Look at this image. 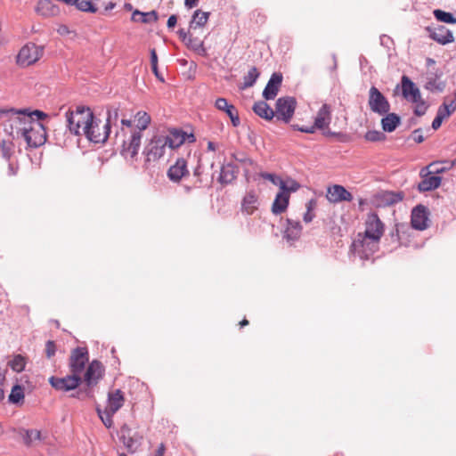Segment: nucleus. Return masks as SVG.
Instances as JSON below:
<instances>
[{"instance_id": "nucleus-21", "label": "nucleus", "mask_w": 456, "mask_h": 456, "mask_svg": "<svg viewBox=\"0 0 456 456\" xmlns=\"http://www.w3.org/2000/svg\"><path fill=\"white\" fill-rule=\"evenodd\" d=\"M215 106L219 110L224 111L231 118L233 126H238L240 124L238 111L234 105L228 103L224 98H218L215 102Z\"/></svg>"}, {"instance_id": "nucleus-27", "label": "nucleus", "mask_w": 456, "mask_h": 456, "mask_svg": "<svg viewBox=\"0 0 456 456\" xmlns=\"http://www.w3.org/2000/svg\"><path fill=\"white\" fill-rule=\"evenodd\" d=\"M441 74L429 73L427 77L425 88L430 92L440 93L445 88V82L440 80Z\"/></svg>"}, {"instance_id": "nucleus-32", "label": "nucleus", "mask_w": 456, "mask_h": 456, "mask_svg": "<svg viewBox=\"0 0 456 456\" xmlns=\"http://www.w3.org/2000/svg\"><path fill=\"white\" fill-rule=\"evenodd\" d=\"M236 178V168L232 164L223 165L218 181L221 183H230Z\"/></svg>"}, {"instance_id": "nucleus-55", "label": "nucleus", "mask_w": 456, "mask_h": 456, "mask_svg": "<svg viewBox=\"0 0 456 456\" xmlns=\"http://www.w3.org/2000/svg\"><path fill=\"white\" fill-rule=\"evenodd\" d=\"M178 35L182 41L184 43H186L189 39V37L191 36L189 31H185L183 28L179 29Z\"/></svg>"}, {"instance_id": "nucleus-54", "label": "nucleus", "mask_w": 456, "mask_h": 456, "mask_svg": "<svg viewBox=\"0 0 456 456\" xmlns=\"http://www.w3.org/2000/svg\"><path fill=\"white\" fill-rule=\"evenodd\" d=\"M444 106H447V110H449L451 111V113L452 114L455 110H456V93H455V95H454V98L449 102L445 101L444 103H443Z\"/></svg>"}, {"instance_id": "nucleus-26", "label": "nucleus", "mask_w": 456, "mask_h": 456, "mask_svg": "<svg viewBox=\"0 0 456 456\" xmlns=\"http://www.w3.org/2000/svg\"><path fill=\"white\" fill-rule=\"evenodd\" d=\"M331 120L330 108L328 104H323L319 110L315 119V126L319 129L327 127Z\"/></svg>"}, {"instance_id": "nucleus-41", "label": "nucleus", "mask_w": 456, "mask_h": 456, "mask_svg": "<svg viewBox=\"0 0 456 456\" xmlns=\"http://www.w3.org/2000/svg\"><path fill=\"white\" fill-rule=\"evenodd\" d=\"M403 199V193L402 191H386L383 193V200L387 204H395Z\"/></svg>"}, {"instance_id": "nucleus-60", "label": "nucleus", "mask_w": 456, "mask_h": 456, "mask_svg": "<svg viewBox=\"0 0 456 456\" xmlns=\"http://www.w3.org/2000/svg\"><path fill=\"white\" fill-rule=\"evenodd\" d=\"M151 64H158V56L155 49H151Z\"/></svg>"}, {"instance_id": "nucleus-23", "label": "nucleus", "mask_w": 456, "mask_h": 456, "mask_svg": "<svg viewBox=\"0 0 456 456\" xmlns=\"http://www.w3.org/2000/svg\"><path fill=\"white\" fill-rule=\"evenodd\" d=\"M102 363L98 361H93L85 373V381L87 386L96 384L102 375Z\"/></svg>"}, {"instance_id": "nucleus-8", "label": "nucleus", "mask_w": 456, "mask_h": 456, "mask_svg": "<svg viewBox=\"0 0 456 456\" xmlns=\"http://www.w3.org/2000/svg\"><path fill=\"white\" fill-rule=\"evenodd\" d=\"M368 104L372 112L380 116L387 114L390 110V103L380 93V91L375 86H371L369 91Z\"/></svg>"}, {"instance_id": "nucleus-11", "label": "nucleus", "mask_w": 456, "mask_h": 456, "mask_svg": "<svg viewBox=\"0 0 456 456\" xmlns=\"http://www.w3.org/2000/svg\"><path fill=\"white\" fill-rule=\"evenodd\" d=\"M297 102L293 97H281L276 102V113L279 118L288 123L293 117Z\"/></svg>"}, {"instance_id": "nucleus-3", "label": "nucleus", "mask_w": 456, "mask_h": 456, "mask_svg": "<svg viewBox=\"0 0 456 456\" xmlns=\"http://www.w3.org/2000/svg\"><path fill=\"white\" fill-rule=\"evenodd\" d=\"M31 117L25 111H16L12 109L0 110V119H3L4 132L12 140L23 139Z\"/></svg>"}, {"instance_id": "nucleus-34", "label": "nucleus", "mask_w": 456, "mask_h": 456, "mask_svg": "<svg viewBox=\"0 0 456 456\" xmlns=\"http://www.w3.org/2000/svg\"><path fill=\"white\" fill-rule=\"evenodd\" d=\"M253 110L256 115L266 120H271L274 116L273 109L264 101L256 102L253 106Z\"/></svg>"}, {"instance_id": "nucleus-22", "label": "nucleus", "mask_w": 456, "mask_h": 456, "mask_svg": "<svg viewBox=\"0 0 456 456\" xmlns=\"http://www.w3.org/2000/svg\"><path fill=\"white\" fill-rule=\"evenodd\" d=\"M189 175L187 163L184 159H178L174 165H172L168 171L167 176L173 182H179L183 176Z\"/></svg>"}, {"instance_id": "nucleus-36", "label": "nucleus", "mask_w": 456, "mask_h": 456, "mask_svg": "<svg viewBox=\"0 0 456 456\" xmlns=\"http://www.w3.org/2000/svg\"><path fill=\"white\" fill-rule=\"evenodd\" d=\"M280 192H284L290 196L291 192L297 191L300 188V184L292 178L281 179L280 184Z\"/></svg>"}, {"instance_id": "nucleus-18", "label": "nucleus", "mask_w": 456, "mask_h": 456, "mask_svg": "<svg viewBox=\"0 0 456 456\" xmlns=\"http://www.w3.org/2000/svg\"><path fill=\"white\" fill-rule=\"evenodd\" d=\"M287 225L283 231V239L292 245L296 240L300 238L302 226L298 221L288 218L286 220Z\"/></svg>"}, {"instance_id": "nucleus-29", "label": "nucleus", "mask_w": 456, "mask_h": 456, "mask_svg": "<svg viewBox=\"0 0 456 456\" xmlns=\"http://www.w3.org/2000/svg\"><path fill=\"white\" fill-rule=\"evenodd\" d=\"M209 18V12L196 10L190 21L189 29H197L205 26Z\"/></svg>"}, {"instance_id": "nucleus-51", "label": "nucleus", "mask_w": 456, "mask_h": 456, "mask_svg": "<svg viewBox=\"0 0 456 456\" xmlns=\"http://www.w3.org/2000/svg\"><path fill=\"white\" fill-rule=\"evenodd\" d=\"M447 106H444L442 104L437 110L436 115L441 117L442 118L445 119L446 118L450 117L452 115L451 111L446 109Z\"/></svg>"}, {"instance_id": "nucleus-39", "label": "nucleus", "mask_w": 456, "mask_h": 456, "mask_svg": "<svg viewBox=\"0 0 456 456\" xmlns=\"http://www.w3.org/2000/svg\"><path fill=\"white\" fill-rule=\"evenodd\" d=\"M435 18L441 22L447 24H456V18L451 12L436 9L433 12Z\"/></svg>"}, {"instance_id": "nucleus-2", "label": "nucleus", "mask_w": 456, "mask_h": 456, "mask_svg": "<svg viewBox=\"0 0 456 456\" xmlns=\"http://www.w3.org/2000/svg\"><path fill=\"white\" fill-rule=\"evenodd\" d=\"M186 140L191 142L195 141V137L192 134L179 129H172L168 134H156L147 141L142 154L147 162H155L161 159L167 150L180 147Z\"/></svg>"}, {"instance_id": "nucleus-50", "label": "nucleus", "mask_w": 456, "mask_h": 456, "mask_svg": "<svg viewBox=\"0 0 456 456\" xmlns=\"http://www.w3.org/2000/svg\"><path fill=\"white\" fill-rule=\"evenodd\" d=\"M28 115L32 118L33 121H35L34 118H36L37 119V122L47 118L46 113L37 110L28 113Z\"/></svg>"}, {"instance_id": "nucleus-52", "label": "nucleus", "mask_w": 456, "mask_h": 456, "mask_svg": "<svg viewBox=\"0 0 456 456\" xmlns=\"http://www.w3.org/2000/svg\"><path fill=\"white\" fill-rule=\"evenodd\" d=\"M447 106H444L442 104L437 110L436 115L441 117L442 118L445 119L446 118L450 117L452 115L451 111L446 109Z\"/></svg>"}, {"instance_id": "nucleus-31", "label": "nucleus", "mask_w": 456, "mask_h": 456, "mask_svg": "<svg viewBox=\"0 0 456 456\" xmlns=\"http://www.w3.org/2000/svg\"><path fill=\"white\" fill-rule=\"evenodd\" d=\"M441 177L436 175H426L419 183L418 189L420 191H428L440 186Z\"/></svg>"}, {"instance_id": "nucleus-9", "label": "nucleus", "mask_w": 456, "mask_h": 456, "mask_svg": "<svg viewBox=\"0 0 456 456\" xmlns=\"http://www.w3.org/2000/svg\"><path fill=\"white\" fill-rule=\"evenodd\" d=\"M118 436L119 440L130 453H134L138 450L143 438L142 435L137 431H133L126 424L121 427Z\"/></svg>"}, {"instance_id": "nucleus-35", "label": "nucleus", "mask_w": 456, "mask_h": 456, "mask_svg": "<svg viewBox=\"0 0 456 456\" xmlns=\"http://www.w3.org/2000/svg\"><path fill=\"white\" fill-rule=\"evenodd\" d=\"M133 21H141L142 23H151L155 22L158 20V14L155 11H151L149 12H142L139 10L134 11L132 14Z\"/></svg>"}, {"instance_id": "nucleus-15", "label": "nucleus", "mask_w": 456, "mask_h": 456, "mask_svg": "<svg viewBox=\"0 0 456 456\" xmlns=\"http://www.w3.org/2000/svg\"><path fill=\"white\" fill-rule=\"evenodd\" d=\"M428 211L422 205H419L411 212V226L419 231H423L428 227Z\"/></svg>"}, {"instance_id": "nucleus-57", "label": "nucleus", "mask_w": 456, "mask_h": 456, "mask_svg": "<svg viewBox=\"0 0 456 456\" xmlns=\"http://www.w3.org/2000/svg\"><path fill=\"white\" fill-rule=\"evenodd\" d=\"M413 140L418 143H420L424 141V136L422 135L420 130H415L413 132Z\"/></svg>"}, {"instance_id": "nucleus-61", "label": "nucleus", "mask_w": 456, "mask_h": 456, "mask_svg": "<svg viewBox=\"0 0 456 456\" xmlns=\"http://www.w3.org/2000/svg\"><path fill=\"white\" fill-rule=\"evenodd\" d=\"M199 0H184V4L187 8L191 9L198 4Z\"/></svg>"}, {"instance_id": "nucleus-62", "label": "nucleus", "mask_w": 456, "mask_h": 456, "mask_svg": "<svg viewBox=\"0 0 456 456\" xmlns=\"http://www.w3.org/2000/svg\"><path fill=\"white\" fill-rule=\"evenodd\" d=\"M164 453H165V446L163 444H161L159 445V447L158 448V450L155 453V456H164Z\"/></svg>"}, {"instance_id": "nucleus-42", "label": "nucleus", "mask_w": 456, "mask_h": 456, "mask_svg": "<svg viewBox=\"0 0 456 456\" xmlns=\"http://www.w3.org/2000/svg\"><path fill=\"white\" fill-rule=\"evenodd\" d=\"M96 411H97V414H98L99 418L102 421L103 425L107 428H110L112 427V425H113L112 416L115 413H110V411L107 409L102 411L99 407L96 408Z\"/></svg>"}, {"instance_id": "nucleus-38", "label": "nucleus", "mask_w": 456, "mask_h": 456, "mask_svg": "<svg viewBox=\"0 0 456 456\" xmlns=\"http://www.w3.org/2000/svg\"><path fill=\"white\" fill-rule=\"evenodd\" d=\"M188 48L193 50L200 55L206 54V49L204 47V43L202 40L198 37H193L192 36L189 37L188 41L185 43Z\"/></svg>"}, {"instance_id": "nucleus-5", "label": "nucleus", "mask_w": 456, "mask_h": 456, "mask_svg": "<svg viewBox=\"0 0 456 456\" xmlns=\"http://www.w3.org/2000/svg\"><path fill=\"white\" fill-rule=\"evenodd\" d=\"M379 240L359 233L352 243V251L362 260H369L379 249Z\"/></svg>"}, {"instance_id": "nucleus-19", "label": "nucleus", "mask_w": 456, "mask_h": 456, "mask_svg": "<svg viewBox=\"0 0 456 456\" xmlns=\"http://www.w3.org/2000/svg\"><path fill=\"white\" fill-rule=\"evenodd\" d=\"M281 82V74L273 73L263 91V97L265 100H273L278 94Z\"/></svg>"}, {"instance_id": "nucleus-53", "label": "nucleus", "mask_w": 456, "mask_h": 456, "mask_svg": "<svg viewBox=\"0 0 456 456\" xmlns=\"http://www.w3.org/2000/svg\"><path fill=\"white\" fill-rule=\"evenodd\" d=\"M312 201L308 202L307 205H306V208H307V211L306 213L304 215V221L305 223H310L313 219H314V214L312 213Z\"/></svg>"}, {"instance_id": "nucleus-16", "label": "nucleus", "mask_w": 456, "mask_h": 456, "mask_svg": "<svg viewBox=\"0 0 456 456\" xmlns=\"http://www.w3.org/2000/svg\"><path fill=\"white\" fill-rule=\"evenodd\" d=\"M402 94L408 102H419L421 94L417 86L407 77H402Z\"/></svg>"}, {"instance_id": "nucleus-33", "label": "nucleus", "mask_w": 456, "mask_h": 456, "mask_svg": "<svg viewBox=\"0 0 456 456\" xmlns=\"http://www.w3.org/2000/svg\"><path fill=\"white\" fill-rule=\"evenodd\" d=\"M385 115L386 116L381 119L382 129L385 132L391 133L395 131L400 124V118L395 113H387Z\"/></svg>"}, {"instance_id": "nucleus-46", "label": "nucleus", "mask_w": 456, "mask_h": 456, "mask_svg": "<svg viewBox=\"0 0 456 456\" xmlns=\"http://www.w3.org/2000/svg\"><path fill=\"white\" fill-rule=\"evenodd\" d=\"M364 137L370 142H379L384 140L385 134L377 130H370L365 134Z\"/></svg>"}, {"instance_id": "nucleus-12", "label": "nucleus", "mask_w": 456, "mask_h": 456, "mask_svg": "<svg viewBox=\"0 0 456 456\" xmlns=\"http://www.w3.org/2000/svg\"><path fill=\"white\" fill-rule=\"evenodd\" d=\"M88 362V352L86 347H77L70 355L71 372L78 376L83 372L86 363Z\"/></svg>"}, {"instance_id": "nucleus-28", "label": "nucleus", "mask_w": 456, "mask_h": 456, "mask_svg": "<svg viewBox=\"0 0 456 456\" xmlns=\"http://www.w3.org/2000/svg\"><path fill=\"white\" fill-rule=\"evenodd\" d=\"M289 202V195L284 192H278L272 205V212L279 215L286 211Z\"/></svg>"}, {"instance_id": "nucleus-7", "label": "nucleus", "mask_w": 456, "mask_h": 456, "mask_svg": "<svg viewBox=\"0 0 456 456\" xmlns=\"http://www.w3.org/2000/svg\"><path fill=\"white\" fill-rule=\"evenodd\" d=\"M27 129L28 132L25 133L23 139L29 147L37 148L45 142V129L40 122H36L31 119Z\"/></svg>"}, {"instance_id": "nucleus-44", "label": "nucleus", "mask_w": 456, "mask_h": 456, "mask_svg": "<svg viewBox=\"0 0 456 456\" xmlns=\"http://www.w3.org/2000/svg\"><path fill=\"white\" fill-rule=\"evenodd\" d=\"M10 367L16 372H21L26 366V360L20 354L16 355L10 362Z\"/></svg>"}, {"instance_id": "nucleus-47", "label": "nucleus", "mask_w": 456, "mask_h": 456, "mask_svg": "<svg viewBox=\"0 0 456 456\" xmlns=\"http://www.w3.org/2000/svg\"><path fill=\"white\" fill-rule=\"evenodd\" d=\"M412 103L416 104V107H415V110H414L415 115L422 116V115H424L426 113V111L428 110V105L422 100L421 97H420V101L419 102H412Z\"/></svg>"}, {"instance_id": "nucleus-43", "label": "nucleus", "mask_w": 456, "mask_h": 456, "mask_svg": "<svg viewBox=\"0 0 456 456\" xmlns=\"http://www.w3.org/2000/svg\"><path fill=\"white\" fill-rule=\"evenodd\" d=\"M78 10L94 13L97 9L90 0H74L73 3Z\"/></svg>"}, {"instance_id": "nucleus-4", "label": "nucleus", "mask_w": 456, "mask_h": 456, "mask_svg": "<svg viewBox=\"0 0 456 456\" xmlns=\"http://www.w3.org/2000/svg\"><path fill=\"white\" fill-rule=\"evenodd\" d=\"M94 114L89 108L77 106L75 110L66 113L67 126L70 133L76 135L84 134V127L89 126L94 119Z\"/></svg>"}, {"instance_id": "nucleus-40", "label": "nucleus", "mask_w": 456, "mask_h": 456, "mask_svg": "<svg viewBox=\"0 0 456 456\" xmlns=\"http://www.w3.org/2000/svg\"><path fill=\"white\" fill-rule=\"evenodd\" d=\"M13 140L10 137L8 139H4L0 143V149L2 151V155L4 159H9L13 152Z\"/></svg>"}, {"instance_id": "nucleus-49", "label": "nucleus", "mask_w": 456, "mask_h": 456, "mask_svg": "<svg viewBox=\"0 0 456 456\" xmlns=\"http://www.w3.org/2000/svg\"><path fill=\"white\" fill-rule=\"evenodd\" d=\"M56 352V346L53 341L48 340L45 345V354L48 358L53 357Z\"/></svg>"}, {"instance_id": "nucleus-13", "label": "nucleus", "mask_w": 456, "mask_h": 456, "mask_svg": "<svg viewBox=\"0 0 456 456\" xmlns=\"http://www.w3.org/2000/svg\"><path fill=\"white\" fill-rule=\"evenodd\" d=\"M49 382L53 387L61 391H69L77 388L81 382V377L72 373L64 378L51 377Z\"/></svg>"}, {"instance_id": "nucleus-30", "label": "nucleus", "mask_w": 456, "mask_h": 456, "mask_svg": "<svg viewBox=\"0 0 456 456\" xmlns=\"http://www.w3.org/2000/svg\"><path fill=\"white\" fill-rule=\"evenodd\" d=\"M20 435L23 439V443L27 446H31L36 441H42L43 436L39 430L37 429H25L21 428L19 431Z\"/></svg>"}, {"instance_id": "nucleus-63", "label": "nucleus", "mask_w": 456, "mask_h": 456, "mask_svg": "<svg viewBox=\"0 0 456 456\" xmlns=\"http://www.w3.org/2000/svg\"><path fill=\"white\" fill-rule=\"evenodd\" d=\"M429 167L432 168L430 173H440V172H442L444 170L443 168L436 167V163L430 164Z\"/></svg>"}, {"instance_id": "nucleus-59", "label": "nucleus", "mask_w": 456, "mask_h": 456, "mask_svg": "<svg viewBox=\"0 0 456 456\" xmlns=\"http://www.w3.org/2000/svg\"><path fill=\"white\" fill-rule=\"evenodd\" d=\"M316 128L317 127L315 126V124H314V126H311L299 127L298 130L301 131V132H304V133L313 134V133H314Z\"/></svg>"}, {"instance_id": "nucleus-64", "label": "nucleus", "mask_w": 456, "mask_h": 456, "mask_svg": "<svg viewBox=\"0 0 456 456\" xmlns=\"http://www.w3.org/2000/svg\"><path fill=\"white\" fill-rule=\"evenodd\" d=\"M216 148V144L213 142H208V151H215Z\"/></svg>"}, {"instance_id": "nucleus-37", "label": "nucleus", "mask_w": 456, "mask_h": 456, "mask_svg": "<svg viewBox=\"0 0 456 456\" xmlns=\"http://www.w3.org/2000/svg\"><path fill=\"white\" fill-rule=\"evenodd\" d=\"M260 73L258 72L256 67H252L248 72L243 77V84L240 86V89L244 90L246 88L251 87L254 86L256 81L257 80Z\"/></svg>"}, {"instance_id": "nucleus-25", "label": "nucleus", "mask_w": 456, "mask_h": 456, "mask_svg": "<svg viewBox=\"0 0 456 456\" xmlns=\"http://www.w3.org/2000/svg\"><path fill=\"white\" fill-rule=\"evenodd\" d=\"M124 404V396L119 389L110 392L108 395V403L105 409L110 413H116Z\"/></svg>"}, {"instance_id": "nucleus-24", "label": "nucleus", "mask_w": 456, "mask_h": 456, "mask_svg": "<svg viewBox=\"0 0 456 456\" xmlns=\"http://www.w3.org/2000/svg\"><path fill=\"white\" fill-rule=\"evenodd\" d=\"M430 37L439 44L446 45L453 41V35L444 26H438L430 29Z\"/></svg>"}, {"instance_id": "nucleus-6", "label": "nucleus", "mask_w": 456, "mask_h": 456, "mask_svg": "<svg viewBox=\"0 0 456 456\" xmlns=\"http://www.w3.org/2000/svg\"><path fill=\"white\" fill-rule=\"evenodd\" d=\"M44 47L34 43L26 44L17 55V63L20 67H28L42 58Z\"/></svg>"}, {"instance_id": "nucleus-48", "label": "nucleus", "mask_w": 456, "mask_h": 456, "mask_svg": "<svg viewBox=\"0 0 456 456\" xmlns=\"http://www.w3.org/2000/svg\"><path fill=\"white\" fill-rule=\"evenodd\" d=\"M263 178L270 181L271 183H273L274 185H277L279 186L281 181V177L280 176H277L275 175H273V174H269V173H262L260 175Z\"/></svg>"}, {"instance_id": "nucleus-14", "label": "nucleus", "mask_w": 456, "mask_h": 456, "mask_svg": "<svg viewBox=\"0 0 456 456\" xmlns=\"http://www.w3.org/2000/svg\"><path fill=\"white\" fill-rule=\"evenodd\" d=\"M365 226V232L362 233V235L380 240L384 232V225L376 214L368 215Z\"/></svg>"}, {"instance_id": "nucleus-56", "label": "nucleus", "mask_w": 456, "mask_h": 456, "mask_svg": "<svg viewBox=\"0 0 456 456\" xmlns=\"http://www.w3.org/2000/svg\"><path fill=\"white\" fill-rule=\"evenodd\" d=\"M444 120V118L436 115L432 122V128L435 130L438 129L441 126Z\"/></svg>"}, {"instance_id": "nucleus-20", "label": "nucleus", "mask_w": 456, "mask_h": 456, "mask_svg": "<svg viewBox=\"0 0 456 456\" xmlns=\"http://www.w3.org/2000/svg\"><path fill=\"white\" fill-rule=\"evenodd\" d=\"M258 193L254 190L246 192L241 201V210L247 215H252L258 208Z\"/></svg>"}, {"instance_id": "nucleus-17", "label": "nucleus", "mask_w": 456, "mask_h": 456, "mask_svg": "<svg viewBox=\"0 0 456 456\" xmlns=\"http://www.w3.org/2000/svg\"><path fill=\"white\" fill-rule=\"evenodd\" d=\"M326 197L330 202L333 203L353 200V195L344 186L338 184L328 188Z\"/></svg>"}, {"instance_id": "nucleus-10", "label": "nucleus", "mask_w": 456, "mask_h": 456, "mask_svg": "<svg viewBox=\"0 0 456 456\" xmlns=\"http://www.w3.org/2000/svg\"><path fill=\"white\" fill-rule=\"evenodd\" d=\"M101 123V120L94 118L91 125H89V126H86L84 127V135H86L89 141L99 143L104 142L107 140L110 132L108 127H106L104 125L100 126Z\"/></svg>"}, {"instance_id": "nucleus-58", "label": "nucleus", "mask_w": 456, "mask_h": 456, "mask_svg": "<svg viewBox=\"0 0 456 456\" xmlns=\"http://www.w3.org/2000/svg\"><path fill=\"white\" fill-rule=\"evenodd\" d=\"M176 22H177V18H176V16H175V15H171V16L168 18V20H167V28H173L175 26Z\"/></svg>"}, {"instance_id": "nucleus-45", "label": "nucleus", "mask_w": 456, "mask_h": 456, "mask_svg": "<svg viewBox=\"0 0 456 456\" xmlns=\"http://www.w3.org/2000/svg\"><path fill=\"white\" fill-rule=\"evenodd\" d=\"M24 398V392L22 387L16 385L12 387L9 395V401L12 403H18Z\"/></svg>"}, {"instance_id": "nucleus-1", "label": "nucleus", "mask_w": 456, "mask_h": 456, "mask_svg": "<svg viewBox=\"0 0 456 456\" xmlns=\"http://www.w3.org/2000/svg\"><path fill=\"white\" fill-rule=\"evenodd\" d=\"M151 122V116L144 110H138L127 118L123 110L118 107L108 110L107 120L104 126L109 132L115 127L116 137L121 139L122 154L126 159H134L141 148L143 132Z\"/></svg>"}]
</instances>
